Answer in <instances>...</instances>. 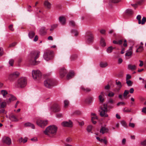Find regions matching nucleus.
Segmentation results:
<instances>
[{
	"instance_id": "nucleus-1",
	"label": "nucleus",
	"mask_w": 146,
	"mask_h": 146,
	"mask_svg": "<svg viewBox=\"0 0 146 146\" xmlns=\"http://www.w3.org/2000/svg\"><path fill=\"white\" fill-rule=\"evenodd\" d=\"M40 52L38 51H35L32 52L29 55V61L30 63L33 65H35L38 64L36 59L39 57Z\"/></svg>"
},
{
	"instance_id": "nucleus-2",
	"label": "nucleus",
	"mask_w": 146,
	"mask_h": 146,
	"mask_svg": "<svg viewBox=\"0 0 146 146\" xmlns=\"http://www.w3.org/2000/svg\"><path fill=\"white\" fill-rule=\"evenodd\" d=\"M57 130V127L54 125H50L47 127L44 132L45 134L48 135H55Z\"/></svg>"
},
{
	"instance_id": "nucleus-3",
	"label": "nucleus",
	"mask_w": 146,
	"mask_h": 146,
	"mask_svg": "<svg viewBox=\"0 0 146 146\" xmlns=\"http://www.w3.org/2000/svg\"><path fill=\"white\" fill-rule=\"evenodd\" d=\"M27 84V80L26 78L22 77L18 79L17 86L19 88H23L26 86Z\"/></svg>"
},
{
	"instance_id": "nucleus-4",
	"label": "nucleus",
	"mask_w": 146,
	"mask_h": 146,
	"mask_svg": "<svg viewBox=\"0 0 146 146\" xmlns=\"http://www.w3.org/2000/svg\"><path fill=\"white\" fill-rule=\"evenodd\" d=\"M108 111L107 106L104 104L103 106L101 107L100 109L99 110L100 116L102 117H108V115L107 113Z\"/></svg>"
},
{
	"instance_id": "nucleus-5",
	"label": "nucleus",
	"mask_w": 146,
	"mask_h": 146,
	"mask_svg": "<svg viewBox=\"0 0 146 146\" xmlns=\"http://www.w3.org/2000/svg\"><path fill=\"white\" fill-rule=\"evenodd\" d=\"M32 74L33 78L35 80H39L41 79L42 74L39 70H33Z\"/></svg>"
},
{
	"instance_id": "nucleus-6",
	"label": "nucleus",
	"mask_w": 146,
	"mask_h": 146,
	"mask_svg": "<svg viewBox=\"0 0 146 146\" xmlns=\"http://www.w3.org/2000/svg\"><path fill=\"white\" fill-rule=\"evenodd\" d=\"M53 52L48 51L45 52L44 54V58L46 61L51 59L53 56Z\"/></svg>"
},
{
	"instance_id": "nucleus-7",
	"label": "nucleus",
	"mask_w": 146,
	"mask_h": 146,
	"mask_svg": "<svg viewBox=\"0 0 146 146\" xmlns=\"http://www.w3.org/2000/svg\"><path fill=\"white\" fill-rule=\"evenodd\" d=\"M36 124L39 126L41 127H44L46 126L48 123V121L46 120H43L41 119H38L36 121Z\"/></svg>"
},
{
	"instance_id": "nucleus-8",
	"label": "nucleus",
	"mask_w": 146,
	"mask_h": 146,
	"mask_svg": "<svg viewBox=\"0 0 146 146\" xmlns=\"http://www.w3.org/2000/svg\"><path fill=\"white\" fill-rule=\"evenodd\" d=\"M53 81L51 79H48L44 81V86L47 88H51L53 85Z\"/></svg>"
},
{
	"instance_id": "nucleus-9",
	"label": "nucleus",
	"mask_w": 146,
	"mask_h": 146,
	"mask_svg": "<svg viewBox=\"0 0 146 146\" xmlns=\"http://www.w3.org/2000/svg\"><path fill=\"white\" fill-rule=\"evenodd\" d=\"M61 125L64 127H72L73 126V123L71 120L68 121H64L61 123Z\"/></svg>"
},
{
	"instance_id": "nucleus-10",
	"label": "nucleus",
	"mask_w": 146,
	"mask_h": 146,
	"mask_svg": "<svg viewBox=\"0 0 146 146\" xmlns=\"http://www.w3.org/2000/svg\"><path fill=\"white\" fill-rule=\"evenodd\" d=\"M50 110L54 112H58L60 111V108L59 105L57 104L54 105L50 108Z\"/></svg>"
},
{
	"instance_id": "nucleus-11",
	"label": "nucleus",
	"mask_w": 146,
	"mask_h": 146,
	"mask_svg": "<svg viewBox=\"0 0 146 146\" xmlns=\"http://www.w3.org/2000/svg\"><path fill=\"white\" fill-rule=\"evenodd\" d=\"M7 104L6 100L0 98V108H4L6 106Z\"/></svg>"
},
{
	"instance_id": "nucleus-12",
	"label": "nucleus",
	"mask_w": 146,
	"mask_h": 146,
	"mask_svg": "<svg viewBox=\"0 0 146 146\" xmlns=\"http://www.w3.org/2000/svg\"><path fill=\"white\" fill-rule=\"evenodd\" d=\"M115 84L117 86V88L114 89V91L118 92L122 86L121 83L120 81L117 80L115 81Z\"/></svg>"
},
{
	"instance_id": "nucleus-13",
	"label": "nucleus",
	"mask_w": 146,
	"mask_h": 146,
	"mask_svg": "<svg viewBox=\"0 0 146 146\" xmlns=\"http://www.w3.org/2000/svg\"><path fill=\"white\" fill-rule=\"evenodd\" d=\"M91 120L94 124L96 123V120L98 119V117L96 114L94 113H91Z\"/></svg>"
},
{
	"instance_id": "nucleus-14",
	"label": "nucleus",
	"mask_w": 146,
	"mask_h": 146,
	"mask_svg": "<svg viewBox=\"0 0 146 146\" xmlns=\"http://www.w3.org/2000/svg\"><path fill=\"white\" fill-rule=\"evenodd\" d=\"M87 42L90 43L92 42L93 40V36L91 34H88L86 37Z\"/></svg>"
},
{
	"instance_id": "nucleus-15",
	"label": "nucleus",
	"mask_w": 146,
	"mask_h": 146,
	"mask_svg": "<svg viewBox=\"0 0 146 146\" xmlns=\"http://www.w3.org/2000/svg\"><path fill=\"white\" fill-rule=\"evenodd\" d=\"M20 75V73L17 71L14 72L10 74L9 77L11 78H15L18 77Z\"/></svg>"
},
{
	"instance_id": "nucleus-16",
	"label": "nucleus",
	"mask_w": 146,
	"mask_h": 146,
	"mask_svg": "<svg viewBox=\"0 0 146 146\" xmlns=\"http://www.w3.org/2000/svg\"><path fill=\"white\" fill-rule=\"evenodd\" d=\"M3 143L8 145H9L11 144V140L9 137H5L3 138Z\"/></svg>"
},
{
	"instance_id": "nucleus-17",
	"label": "nucleus",
	"mask_w": 146,
	"mask_h": 146,
	"mask_svg": "<svg viewBox=\"0 0 146 146\" xmlns=\"http://www.w3.org/2000/svg\"><path fill=\"white\" fill-rule=\"evenodd\" d=\"M67 71L64 67L61 68L60 70V74L61 77H63L67 73Z\"/></svg>"
},
{
	"instance_id": "nucleus-18",
	"label": "nucleus",
	"mask_w": 146,
	"mask_h": 146,
	"mask_svg": "<svg viewBox=\"0 0 146 146\" xmlns=\"http://www.w3.org/2000/svg\"><path fill=\"white\" fill-rule=\"evenodd\" d=\"M16 100V98L12 95H9V98L8 100L6 99L7 102L8 104Z\"/></svg>"
},
{
	"instance_id": "nucleus-19",
	"label": "nucleus",
	"mask_w": 146,
	"mask_h": 146,
	"mask_svg": "<svg viewBox=\"0 0 146 146\" xmlns=\"http://www.w3.org/2000/svg\"><path fill=\"white\" fill-rule=\"evenodd\" d=\"M59 21L62 25H64L66 23V19L65 17L61 16L59 18Z\"/></svg>"
},
{
	"instance_id": "nucleus-20",
	"label": "nucleus",
	"mask_w": 146,
	"mask_h": 146,
	"mask_svg": "<svg viewBox=\"0 0 146 146\" xmlns=\"http://www.w3.org/2000/svg\"><path fill=\"white\" fill-rule=\"evenodd\" d=\"M108 129L105 127H102L100 130V132L101 133L104 134L107 133L108 131Z\"/></svg>"
},
{
	"instance_id": "nucleus-21",
	"label": "nucleus",
	"mask_w": 146,
	"mask_h": 146,
	"mask_svg": "<svg viewBox=\"0 0 146 146\" xmlns=\"http://www.w3.org/2000/svg\"><path fill=\"white\" fill-rule=\"evenodd\" d=\"M44 5L46 8L48 9H50L51 7V4L48 1H46L44 2Z\"/></svg>"
},
{
	"instance_id": "nucleus-22",
	"label": "nucleus",
	"mask_w": 146,
	"mask_h": 146,
	"mask_svg": "<svg viewBox=\"0 0 146 146\" xmlns=\"http://www.w3.org/2000/svg\"><path fill=\"white\" fill-rule=\"evenodd\" d=\"M104 93L103 92H102L99 96V99L100 102H103L104 100Z\"/></svg>"
},
{
	"instance_id": "nucleus-23",
	"label": "nucleus",
	"mask_w": 146,
	"mask_h": 146,
	"mask_svg": "<svg viewBox=\"0 0 146 146\" xmlns=\"http://www.w3.org/2000/svg\"><path fill=\"white\" fill-rule=\"evenodd\" d=\"M74 73L73 72L71 71L69 73L67 76V79L68 80L72 78L74 76Z\"/></svg>"
},
{
	"instance_id": "nucleus-24",
	"label": "nucleus",
	"mask_w": 146,
	"mask_h": 146,
	"mask_svg": "<svg viewBox=\"0 0 146 146\" xmlns=\"http://www.w3.org/2000/svg\"><path fill=\"white\" fill-rule=\"evenodd\" d=\"M47 29H46L45 27H41L40 29V33L41 34H43L46 33Z\"/></svg>"
},
{
	"instance_id": "nucleus-25",
	"label": "nucleus",
	"mask_w": 146,
	"mask_h": 146,
	"mask_svg": "<svg viewBox=\"0 0 146 146\" xmlns=\"http://www.w3.org/2000/svg\"><path fill=\"white\" fill-rule=\"evenodd\" d=\"M99 65L101 67L104 68L108 66V64L106 62H100Z\"/></svg>"
},
{
	"instance_id": "nucleus-26",
	"label": "nucleus",
	"mask_w": 146,
	"mask_h": 146,
	"mask_svg": "<svg viewBox=\"0 0 146 146\" xmlns=\"http://www.w3.org/2000/svg\"><path fill=\"white\" fill-rule=\"evenodd\" d=\"M100 44L102 47H104L106 46V43L105 39L102 37H101L100 39Z\"/></svg>"
},
{
	"instance_id": "nucleus-27",
	"label": "nucleus",
	"mask_w": 146,
	"mask_h": 146,
	"mask_svg": "<svg viewBox=\"0 0 146 146\" xmlns=\"http://www.w3.org/2000/svg\"><path fill=\"white\" fill-rule=\"evenodd\" d=\"M80 89L85 92H88L91 90V89L89 88H84L83 86L80 87Z\"/></svg>"
},
{
	"instance_id": "nucleus-28",
	"label": "nucleus",
	"mask_w": 146,
	"mask_h": 146,
	"mask_svg": "<svg viewBox=\"0 0 146 146\" xmlns=\"http://www.w3.org/2000/svg\"><path fill=\"white\" fill-rule=\"evenodd\" d=\"M24 126L25 127H31L33 129H34L35 128L34 125L30 123H25L24 124Z\"/></svg>"
},
{
	"instance_id": "nucleus-29",
	"label": "nucleus",
	"mask_w": 146,
	"mask_h": 146,
	"mask_svg": "<svg viewBox=\"0 0 146 146\" xmlns=\"http://www.w3.org/2000/svg\"><path fill=\"white\" fill-rule=\"evenodd\" d=\"M64 107L65 108H67L69 106V102L67 100H65L64 101Z\"/></svg>"
},
{
	"instance_id": "nucleus-30",
	"label": "nucleus",
	"mask_w": 146,
	"mask_h": 146,
	"mask_svg": "<svg viewBox=\"0 0 146 146\" xmlns=\"http://www.w3.org/2000/svg\"><path fill=\"white\" fill-rule=\"evenodd\" d=\"M1 94L3 96V97L5 98L6 97V96L8 92L7 91L3 90H1Z\"/></svg>"
},
{
	"instance_id": "nucleus-31",
	"label": "nucleus",
	"mask_w": 146,
	"mask_h": 146,
	"mask_svg": "<svg viewBox=\"0 0 146 146\" xmlns=\"http://www.w3.org/2000/svg\"><path fill=\"white\" fill-rule=\"evenodd\" d=\"M28 35L30 38H32L34 36L35 33L33 31H31L29 33Z\"/></svg>"
},
{
	"instance_id": "nucleus-32",
	"label": "nucleus",
	"mask_w": 146,
	"mask_h": 146,
	"mask_svg": "<svg viewBox=\"0 0 146 146\" xmlns=\"http://www.w3.org/2000/svg\"><path fill=\"white\" fill-rule=\"evenodd\" d=\"M115 48L113 47L112 46H110L107 48L106 51L108 53H110L112 52L113 50Z\"/></svg>"
},
{
	"instance_id": "nucleus-33",
	"label": "nucleus",
	"mask_w": 146,
	"mask_h": 146,
	"mask_svg": "<svg viewBox=\"0 0 146 146\" xmlns=\"http://www.w3.org/2000/svg\"><path fill=\"white\" fill-rule=\"evenodd\" d=\"M10 119L13 121H17L18 119L14 115H12L10 117Z\"/></svg>"
},
{
	"instance_id": "nucleus-34",
	"label": "nucleus",
	"mask_w": 146,
	"mask_h": 146,
	"mask_svg": "<svg viewBox=\"0 0 146 146\" xmlns=\"http://www.w3.org/2000/svg\"><path fill=\"white\" fill-rule=\"evenodd\" d=\"M58 26L57 24H55L51 25V28L50 29V31H53Z\"/></svg>"
},
{
	"instance_id": "nucleus-35",
	"label": "nucleus",
	"mask_w": 146,
	"mask_h": 146,
	"mask_svg": "<svg viewBox=\"0 0 146 146\" xmlns=\"http://www.w3.org/2000/svg\"><path fill=\"white\" fill-rule=\"evenodd\" d=\"M125 13L129 15H131L133 13V12L132 10L130 9H128L125 11Z\"/></svg>"
},
{
	"instance_id": "nucleus-36",
	"label": "nucleus",
	"mask_w": 146,
	"mask_h": 146,
	"mask_svg": "<svg viewBox=\"0 0 146 146\" xmlns=\"http://www.w3.org/2000/svg\"><path fill=\"white\" fill-rule=\"evenodd\" d=\"M128 67L129 69L131 70H134L136 68V66L135 65H131V64H129Z\"/></svg>"
},
{
	"instance_id": "nucleus-37",
	"label": "nucleus",
	"mask_w": 146,
	"mask_h": 146,
	"mask_svg": "<svg viewBox=\"0 0 146 146\" xmlns=\"http://www.w3.org/2000/svg\"><path fill=\"white\" fill-rule=\"evenodd\" d=\"M143 46H140L137 49L136 52H142L143 50Z\"/></svg>"
},
{
	"instance_id": "nucleus-38",
	"label": "nucleus",
	"mask_w": 146,
	"mask_h": 146,
	"mask_svg": "<svg viewBox=\"0 0 146 146\" xmlns=\"http://www.w3.org/2000/svg\"><path fill=\"white\" fill-rule=\"evenodd\" d=\"M129 91H128V90H125L124 91V92L123 94V97L125 98H127V95L129 94Z\"/></svg>"
},
{
	"instance_id": "nucleus-39",
	"label": "nucleus",
	"mask_w": 146,
	"mask_h": 146,
	"mask_svg": "<svg viewBox=\"0 0 146 146\" xmlns=\"http://www.w3.org/2000/svg\"><path fill=\"white\" fill-rule=\"evenodd\" d=\"M121 123L122 125L125 127H127V125L126 122L124 120H122L121 121Z\"/></svg>"
},
{
	"instance_id": "nucleus-40",
	"label": "nucleus",
	"mask_w": 146,
	"mask_h": 146,
	"mask_svg": "<svg viewBox=\"0 0 146 146\" xmlns=\"http://www.w3.org/2000/svg\"><path fill=\"white\" fill-rule=\"evenodd\" d=\"M126 83L128 86H131L132 84V82L129 80H126Z\"/></svg>"
},
{
	"instance_id": "nucleus-41",
	"label": "nucleus",
	"mask_w": 146,
	"mask_h": 146,
	"mask_svg": "<svg viewBox=\"0 0 146 146\" xmlns=\"http://www.w3.org/2000/svg\"><path fill=\"white\" fill-rule=\"evenodd\" d=\"M137 19L138 20V23L139 24H140L141 21V16L140 15H138L136 17Z\"/></svg>"
},
{
	"instance_id": "nucleus-42",
	"label": "nucleus",
	"mask_w": 146,
	"mask_h": 146,
	"mask_svg": "<svg viewBox=\"0 0 146 146\" xmlns=\"http://www.w3.org/2000/svg\"><path fill=\"white\" fill-rule=\"evenodd\" d=\"M92 129V126L91 125H88L87 127V130L88 132H90Z\"/></svg>"
},
{
	"instance_id": "nucleus-43",
	"label": "nucleus",
	"mask_w": 146,
	"mask_h": 146,
	"mask_svg": "<svg viewBox=\"0 0 146 146\" xmlns=\"http://www.w3.org/2000/svg\"><path fill=\"white\" fill-rule=\"evenodd\" d=\"M14 61L13 59H10L9 60V64L11 66H13L14 64Z\"/></svg>"
},
{
	"instance_id": "nucleus-44",
	"label": "nucleus",
	"mask_w": 146,
	"mask_h": 146,
	"mask_svg": "<svg viewBox=\"0 0 146 146\" xmlns=\"http://www.w3.org/2000/svg\"><path fill=\"white\" fill-rule=\"evenodd\" d=\"M146 21V18L145 17H143L142 19V21H141V23H140V24H141L142 25H143L145 23Z\"/></svg>"
},
{
	"instance_id": "nucleus-45",
	"label": "nucleus",
	"mask_w": 146,
	"mask_h": 146,
	"mask_svg": "<svg viewBox=\"0 0 146 146\" xmlns=\"http://www.w3.org/2000/svg\"><path fill=\"white\" fill-rule=\"evenodd\" d=\"M123 111L124 112H129L131 111V109L127 108H124L123 109Z\"/></svg>"
},
{
	"instance_id": "nucleus-46",
	"label": "nucleus",
	"mask_w": 146,
	"mask_h": 146,
	"mask_svg": "<svg viewBox=\"0 0 146 146\" xmlns=\"http://www.w3.org/2000/svg\"><path fill=\"white\" fill-rule=\"evenodd\" d=\"M131 51L130 50H129L127 51V52L125 54V56H131Z\"/></svg>"
},
{
	"instance_id": "nucleus-47",
	"label": "nucleus",
	"mask_w": 146,
	"mask_h": 146,
	"mask_svg": "<svg viewBox=\"0 0 146 146\" xmlns=\"http://www.w3.org/2000/svg\"><path fill=\"white\" fill-rule=\"evenodd\" d=\"M71 32L72 33H74V35L75 36H77L78 33L77 31L75 29L72 30L71 31Z\"/></svg>"
},
{
	"instance_id": "nucleus-48",
	"label": "nucleus",
	"mask_w": 146,
	"mask_h": 146,
	"mask_svg": "<svg viewBox=\"0 0 146 146\" xmlns=\"http://www.w3.org/2000/svg\"><path fill=\"white\" fill-rule=\"evenodd\" d=\"M69 25L70 26H74L75 25V24L74 21H71L69 22Z\"/></svg>"
},
{
	"instance_id": "nucleus-49",
	"label": "nucleus",
	"mask_w": 146,
	"mask_h": 146,
	"mask_svg": "<svg viewBox=\"0 0 146 146\" xmlns=\"http://www.w3.org/2000/svg\"><path fill=\"white\" fill-rule=\"evenodd\" d=\"M100 142L104 143L105 144H106L107 143V141L105 138L104 139H101L100 141Z\"/></svg>"
},
{
	"instance_id": "nucleus-50",
	"label": "nucleus",
	"mask_w": 146,
	"mask_h": 146,
	"mask_svg": "<svg viewBox=\"0 0 146 146\" xmlns=\"http://www.w3.org/2000/svg\"><path fill=\"white\" fill-rule=\"evenodd\" d=\"M125 103L123 102H119L117 103V106H119L120 105L123 106L125 104Z\"/></svg>"
},
{
	"instance_id": "nucleus-51",
	"label": "nucleus",
	"mask_w": 146,
	"mask_h": 146,
	"mask_svg": "<svg viewBox=\"0 0 146 146\" xmlns=\"http://www.w3.org/2000/svg\"><path fill=\"white\" fill-rule=\"evenodd\" d=\"M72 141V139L70 137H68L66 140V141L67 142H71Z\"/></svg>"
},
{
	"instance_id": "nucleus-52",
	"label": "nucleus",
	"mask_w": 146,
	"mask_h": 146,
	"mask_svg": "<svg viewBox=\"0 0 146 146\" xmlns=\"http://www.w3.org/2000/svg\"><path fill=\"white\" fill-rule=\"evenodd\" d=\"M17 43L15 42H14L11 44H9V47H11L14 46L17 44Z\"/></svg>"
},
{
	"instance_id": "nucleus-53",
	"label": "nucleus",
	"mask_w": 146,
	"mask_h": 146,
	"mask_svg": "<svg viewBox=\"0 0 146 146\" xmlns=\"http://www.w3.org/2000/svg\"><path fill=\"white\" fill-rule=\"evenodd\" d=\"M3 54V50L2 48L0 47V56H1Z\"/></svg>"
},
{
	"instance_id": "nucleus-54",
	"label": "nucleus",
	"mask_w": 146,
	"mask_h": 146,
	"mask_svg": "<svg viewBox=\"0 0 146 146\" xmlns=\"http://www.w3.org/2000/svg\"><path fill=\"white\" fill-rule=\"evenodd\" d=\"M114 95V93L112 92H110L108 94V96H109L110 97H113Z\"/></svg>"
},
{
	"instance_id": "nucleus-55",
	"label": "nucleus",
	"mask_w": 146,
	"mask_h": 146,
	"mask_svg": "<svg viewBox=\"0 0 146 146\" xmlns=\"http://www.w3.org/2000/svg\"><path fill=\"white\" fill-rule=\"evenodd\" d=\"M121 0H111V2L113 3H116L120 1Z\"/></svg>"
},
{
	"instance_id": "nucleus-56",
	"label": "nucleus",
	"mask_w": 146,
	"mask_h": 146,
	"mask_svg": "<svg viewBox=\"0 0 146 146\" xmlns=\"http://www.w3.org/2000/svg\"><path fill=\"white\" fill-rule=\"evenodd\" d=\"M129 126L132 128L134 127L135 124L133 123H130L129 124Z\"/></svg>"
},
{
	"instance_id": "nucleus-57",
	"label": "nucleus",
	"mask_w": 146,
	"mask_h": 146,
	"mask_svg": "<svg viewBox=\"0 0 146 146\" xmlns=\"http://www.w3.org/2000/svg\"><path fill=\"white\" fill-rule=\"evenodd\" d=\"M56 116L57 117H60L62 116V114L61 113H58L56 114Z\"/></svg>"
},
{
	"instance_id": "nucleus-58",
	"label": "nucleus",
	"mask_w": 146,
	"mask_h": 146,
	"mask_svg": "<svg viewBox=\"0 0 146 146\" xmlns=\"http://www.w3.org/2000/svg\"><path fill=\"white\" fill-rule=\"evenodd\" d=\"M131 78V76L129 74H127L126 76V80H128L130 79Z\"/></svg>"
},
{
	"instance_id": "nucleus-59",
	"label": "nucleus",
	"mask_w": 146,
	"mask_h": 146,
	"mask_svg": "<svg viewBox=\"0 0 146 146\" xmlns=\"http://www.w3.org/2000/svg\"><path fill=\"white\" fill-rule=\"evenodd\" d=\"M79 124L80 126H82L84 125V122L83 121L79 122Z\"/></svg>"
},
{
	"instance_id": "nucleus-60",
	"label": "nucleus",
	"mask_w": 146,
	"mask_h": 146,
	"mask_svg": "<svg viewBox=\"0 0 146 146\" xmlns=\"http://www.w3.org/2000/svg\"><path fill=\"white\" fill-rule=\"evenodd\" d=\"M141 144L143 145H146V139L141 142Z\"/></svg>"
},
{
	"instance_id": "nucleus-61",
	"label": "nucleus",
	"mask_w": 146,
	"mask_h": 146,
	"mask_svg": "<svg viewBox=\"0 0 146 146\" xmlns=\"http://www.w3.org/2000/svg\"><path fill=\"white\" fill-rule=\"evenodd\" d=\"M124 43L123 44V45L125 47H126L127 46V41L126 40H125L124 41Z\"/></svg>"
},
{
	"instance_id": "nucleus-62",
	"label": "nucleus",
	"mask_w": 146,
	"mask_h": 146,
	"mask_svg": "<svg viewBox=\"0 0 146 146\" xmlns=\"http://www.w3.org/2000/svg\"><path fill=\"white\" fill-rule=\"evenodd\" d=\"M100 32L101 34H104L105 33L106 31L105 30L102 29L100 31Z\"/></svg>"
},
{
	"instance_id": "nucleus-63",
	"label": "nucleus",
	"mask_w": 146,
	"mask_h": 146,
	"mask_svg": "<svg viewBox=\"0 0 146 146\" xmlns=\"http://www.w3.org/2000/svg\"><path fill=\"white\" fill-rule=\"evenodd\" d=\"M38 36L36 35L35 36V37L34 39L33 40L34 41H36L38 40Z\"/></svg>"
},
{
	"instance_id": "nucleus-64",
	"label": "nucleus",
	"mask_w": 146,
	"mask_h": 146,
	"mask_svg": "<svg viewBox=\"0 0 146 146\" xmlns=\"http://www.w3.org/2000/svg\"><path fill=\"white\" fill-rule=\"evenodd\" d=\"M142 111L146 113V107L143 108L142 110Z\"/></svg>"
}]
</instances>
